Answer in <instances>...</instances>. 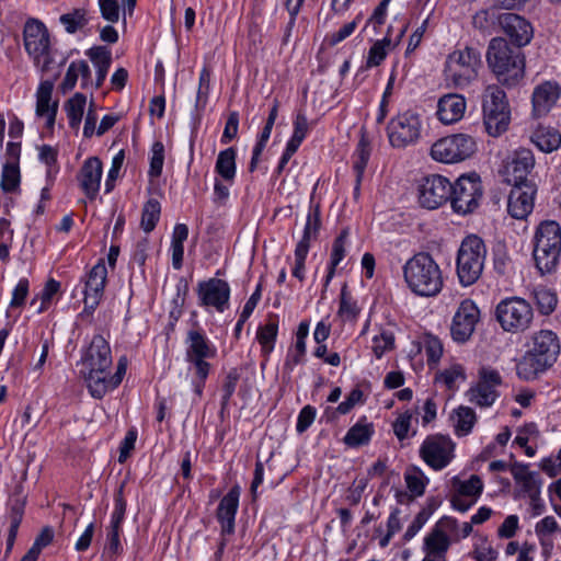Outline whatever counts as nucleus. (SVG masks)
<instances>
[{
	"instance_id": "f257e3e1",
	"label": "nucleus",
	"mask_w": 561,
	"mask_h": 561,
	"mask_svg": "<svg viewBox=\"0 0 561 561\" xmlns=\"http://www.w3.org/2000/svg\"><path fill=\"white\" fill-rule=\"evenodd\" d=\"M560 353L558 336L551 330H540L530 336L525 354L516 364L519 379L530 381L553 366Z\"/></svg>"
},
{
	"instance_id": "f03ea898",
	"label": "nucleus",
	"mask_w": 561,
	"mask_h": 561,
	"mask_svg": "<svg viewBox=\"0 0 561 561\" xmlns=\"http://www.w3.org/2000/svg\"><path fill=\"white\" fill-rule=\"evenodd\" d=\"M402 272L407 287L419 297H435L443 289L442 270L427 252H419L410 257Z\"/></svg>"
},
{
	"instance_id": "7ed1b4c3",
	"label": "nucleus",
	"mask_w": 561,
	"mask_h": 561,
	"mask_svg": "<svg viewBox=\"0 0 561 561\" xmlns=\"http://www.w3.org/2000/svg\"><path fill=\"white\" fill-rule=\"evenodd\" d=\"M486 61L497 81L506 88L518 85L525 76L524 55L512 48L502 37L492 38L486 50Z\"/></svg>"
},
{
	"instance_id": "20e7f679",
	"label": "nucleus",
	"mask_w": 561,
	"mask_h": 561,
	"mask_svg": "<svg viewBox=\"0 0 561 561\" xmlns=\"http://www.w3.org/2000/svg\"><path fill=\"white\" fill-rule=\"evenodd\" d=\"M482 67L479 49L471 46L456 48L445 59L444 81L448 88L465 90L478 81Z\"/></svg>"
},
{
	"instance_id": "39448f33",
	"label": "nucleus",
	"mask_w": 561,
	"mask_h": 561,
	"mask_svg": "<svg viewBox=\"0 0 561 561\" xmlns=\"http://www.w3.org/2000/svg\"><path fill=\"white\" fill-rule=\"evenodd\" d=\"M561 255V226L554 220L541 221L534 234L533 256L541 275L558 267Z\"/></svg>"
},
{
	"instance_id": "423d86ee",
	"label": "nucleus",
	"mask_w": 561,
	"mask_h": 561,
	"mask_svg": "<svg viewBox=\"0 0 561 561\" xmlns=\"http://www.w3.org/2000/svg\"><path fill=\"white\" fill-rule=\"evenodd\" d=\"M185 343V358L195 373L192 379V387L196 399H199L210 371V364L206 359L214 358L217 350L199 330H190Z\"/></svg>"
},
{
	"instance_id": "0eeeda50",
	"label": "nucleus",
	"mask_w": 561,
	"mask_h": 561,
	"mask_svg": "<svg viewBox=\"0 0 561 561\" xmlns=\"http://www.w3.org/2000/svg\"><path fill=\"white\" fill-rule=\"evenodd\" d=\"M486 256L483 240L476 236L465 238L459 247L456 270L462 286L474 284L482 274Z\"/></svg>"
},
{
	"instance_id": "6e6552de",
	"label": "nucleus",
	"mask_w": 561,
	"mask_h": 561,
	"mask_svg": "<svg viewBox=\"0 0 561 561\" xmlns=\"http://www.w3.org/2000/svg\"><path fill=\"white\" fill-rule=\"evenodd\" d=\"M483 122L488 134L497 137L507 130L511 111L505 92L495 84L486 87L482 101Z\"/></svg>"
},
{
	"instance_id": "1a4fd4ad",
	"label": "nucleus",
	"mask_w": 561,
	"mask_h": 561,
	"mask_svg": "<svg viewBox=\"0 0 561 561\" xmlns=\"http://www.w3.org/2000/svg\"><path fill=\"white\" fill-rule=\"evenodd\" d=\"M495 318L505 332L517 333L529 328L534 311L531 305L525 299L510 297L497 304Z\"/></svg>"
},
{
	"instance_id": "9d476101",
	"label": "nucleus",
	"mask_w": 561,
	"mask_h": 561,
	"mask_svg": "<svg viewBox=\"0 0 561 561\" xmlns=\"http://www.w3.org/2000/svg\"><path fill=\"white\" fill-rule=\"evenodd\" d=\"M477 150L474 138L468 134H453L435 141L431 157L443 163H458L470 158Z\"/></svg>"
},
{
	"instance_id": "9b49d317",
	"label": "nucleus",
	"mask_w": 561,
	"mask_h": 561,
	"mask_svg": "<svg viewBox=\"0 0 561 561\" xmlns=\"http://www.w3.org/2000/svg\"><path fill=\"white\" fill-rule=\"evenodd\" d=\"M423 128L421 115L415 111H405L391 118L387 125V135L393 148H407L419 141Z\"/></svg>"
},
{
	"instance_id": "f8f14e48",
	"label": "nucleus",
	"mask_w": 561,
	"mask_h": 561,
	"mask_svg": "<svg viewBox=\"0 0 561 561\" xmlns=\"http://www.w3.org/2000/svg\"><path fill=\"white\" fill-rule=\"evenodd\" d=\"M449 198L453 209L461 215L473 211L482 196L480 178L477 174L461 175L454 184Z\"/></svg>"
},
{
	"instance_id": "ddd939ff",
	"label": "nucleus",
	"mask_w": 561,
	"mask_h": 561,
	"mask_svg": "<svg viewBox=\"0 0 561 561\" xmlns=\"http://www.w3.org/2000/svg\"><path fill=\"white\" fill-rule=\"evenodd\" d=\"M420 457L430 468L440 471L455 458V443L446 435H430L420 447Z\"/></svg>"
},
{
	"instance_id": "4468645a",
	"label": "nucleus",
	"mask_w": 561,
	"mask_h": 561,
	"mask_svg": "<svg viewBox=\"0 0 561 561\" xmlns=\"http://www.w3.org/2000/svg\"><path fill=\"white\" fill-rule=\"evenodd\" d=\"M480 320V310L471 299H465L457 308L451 325L450 335L457 343H466L472 336Z\"/></svg>"
},
{
	"instance_id": "2eb2a0df",
	"label": "nucleus",
	"mask_w": 561,
	"mask_h": 561,
	"mask_svg": "<svg viewBox=\"0 0 561 561\" xmlns=\"http://www.w3.org/2000/svg\"><path fill=\"white\" fill-rule=\"evenodd\" d=\"M451 183L439 174H432L423 179L419 186V202L428 209H435L449 201Z\"/></svg>"
},
{
	"instance_id": "dca6fc26",
	"label": "nucleus",
	"mask_w": 561,
	"mask_h": 561,
	"mask_svg": "<svg viewBox=\"0 0 561 561\" xmlns=\"http://www.w3.org/2000/svg\"><path fill=\"white\" fill-rule=\"evenodd\" d=\"M198 305L224 312L229 307L230 286L228 282L213 277L197 284Z\"/></svg>"
},
{
	"instance_id": "f3484780",
	"label": "nucleus",
	"mask_w": 561,
	"mask_h": 561,
	"mask_svg": "<svg viewBox=\"0 0 561 561\" xmlns=\"http://www.w3.org/2000/svg\"><path fill=\"white\" fill-rule=\"evenodd\" d=\"M457 534V519L451 516L439 518L424 538L423 550L446 559V553L453 540L451 535Z\"/></svg>"
},
{
	"instance_id": "a211bd4d",
	"label": "nucleus",
	"mask_w": 561,
	"mask_h": 561,
	"mask_svg": "<svg viewBox=\"0 0 561 561\" xmlns=\"http://www.w3.org/2000/svg\"><path fill=\"white\" fill-rule=\"evenodd\" d=\"M535 167V158L531 150L520 148L514 151L503 165L502 175L507 184L513 186L530 183L528 174Z\"/></svg>"
},
{
	"instance_id": "6ab92c4d",
	"label": "nucleus",
	"mask_w": 561,
	"mask_h": 561,
	"mask_svg": "<svg viewBox=\"0 0 561 561\" xmlns=\"http://www.w3.org/2000/svg\"><path fill=\"white\" fill-rule=\"evenodd\" d=\"M24 47L27 54L35 60L46 56L50 47L48 30L37 19H28L23 30Z\"/></svg>"
},
{
	"instance_id": "aec40b11",
	"label": "nucleus",
	"mask_w": 561,
	"mask_h": 561,
	"mask_svg": "<svg viewBox=\"0 0 561 561\" xmlns=\"http://www.w3.org/2000/svg\"><path fill=\"white\" fill-rule=\"evenodd\" d=\"M107 270L103 260L99 261L90 271L84 286V309L91 314L99 306L106 283Z\"/></svg>"
},
{
	"instance_id": "412c9836",
	"label": "nucleus",
	"mask_w": 561,
	"mask_h": 561,
	"mask_svg": "<svg viewBox=\"0 0 561 561\" xmlns=\"http://www.w3.org/2000/svg\"><path fill=\"white\" fill-rule=\"evenodd\" d=\"M536 193L534 183L513 186L507 199L508 214L515 219H526L534 209Z\"/></svg>"
},
{
	"instance_id": "4be33fe9",
	"label": "nucleus",
	"mask_w": 561,
	"mask_h": 561,
	"mask_svg": "<svg viewBox=\"0 0 561 561\" xmlns=\"http://www.w3.org/2000/svg\"><path fill=\"white\" fill-rule=\"evenodd\" d=\"M499 23L504 33L517 47L526 46L534 36V28L529 21L515 13H503Z\"/></svg>"
},
{
	"instance_id": "5701e85b",
	"label": "nucleus",
	"mask_w": 561,
	"mask_h": 561,
	"mask_svg": "<svg viewBox=\"0 0 561 561\" xmlns=\"http://www.w3.org/2000/svg\"><path fill=\"white\" fill-rule=\"evenodd\" d=\"M102 172L101 160L98 157H90L83 162L77 175L81 190L91 201L96 197L100 191Z\"/></svg>"
},
{
	"instance_id": "b1692460",
	"label": "nucleus",
	"mask_w": 561,
	"mask_h": 561,
	"mask_svg": "<svg viewBox=\"0 0 561 561\" xmlns=\"http://www.w3.org/2000/svg\"><path fill=\"white\" fill-rule=\"evenodd\" d=\"M560 93L561 88L556 82L546 81L538 84L531 95L533 115L535 117L547 115L556 105Z\"/></svg>"
},
{
	"instance_id": "393cba45",
	"label": "nucleus",
	"mask_w": 561,
	"mask_h": 561,
	"mask_svg": "<svg viewBox=\"0 0 561 561\" xmlns=\"http://www.w3.org/2000/svg\"><path fill=\"white\" fill-rule=\"evenodd\" d=\"M240 488L232 486L221 499L217 508V519L221 525V535L234 533V519L239 507Z\"/></svg>"
},
{
	"instance_id": "a878e982",
	"label": "nucleus",
	"mask_w": 561,
	"mask_h": 561,
	"mask_svg": "<svg viewBox=\"0 0 561 561\" xmlns=\"http://www.w3.org/2000/svg\"><path fill=\"white\" fill-rule=\"evenodd\" d=\"M466 108L465 96L457 93H447L439 98L436 115L443 124L449 125L459 122L463 117Z\"/></svg>"
},
{
	"instance_id": "bb28decb",
	"label": "nucleus",
	"mask_w": 561,
	"mask_h": 561,
	"mask_svg": "<svg viewBox=\"0 0 561 561\" xmlns=\"http://www.w3.org/2000/svg\"><path fill=\"white\" fill-rule=\"evenodd\" d=\"M88 369L107 370L112 365L111 347L102 335H94L84 356Z\"/></svg>"
},
{
	"instance_id": "cd10ccee",
	"label": "nucleus",
	"mask_w": 561,
	"mask_h": 561,
	"mask_svg": "<svg viewBox=\"0 0 561 561\" xmlns=\"http://www.w3.org/2000/svg\"><path fill=\"white\" fill-rule=\"evenodd\" d=\"M510 471L525 495L529 497L541 494L542 481L537 472L529 471L528 465L515 462Z\"/></svg>"
},
{
	"instance_id": "c85d7f7f",
	"label": "nucleus",
	"mask_w": 561,
	"mask_h": 561,
	"mask_svg": "<svg viewBox=\"0 0 561 561\" xmlns=\"http://www.w3.org/2000/svg\"><path fill=\"white\" fill-rule=\"evenodd\" d=\"M53 83L42 82L36 93V114L47 119V127H53L57 114V103H50Z\"/></svg>"
},
{
	"instance_id": "c756f323",
	"label": "nucleus",
	"mask_w": 561,
	"mask_h": 561,
	"mask_svg": "<svg viewBox=\"0 0 561 561\" xmlns=\"http://www.w3.org/2000/svg\"><path fill=\"white\" fill-rule=\"evenodd\" d=\"M85 55L90 58L94 68L96 69L94 88L99 89L103 84L107 76V71L111 67L112 53L105 46H95L88 49Z\"/></svg>"
},
{
	"instance_id": "7c9ffc66",
	"label": "nucleus",
	"mask_w": 561,
	"mask_h": 561,
	"mask_svg": "<svg viewBox=\"0 0 561 561\" xmlns=\"http://www.w3.org/2000/svg\"><path fill=\"white\" fill-rule=\"evenodd\" d=\"M483 488L484 484L481 478L477 474H471L466 480L456 476L450 480V493L458 496H465L470 500L474 497L476 501H478L483 492Z\"/></svg>"
},
{
	"instance_id": "2f4dec72",
	"label": "nucleus",
	"mask_w": 561,
	"mask_h": 561,
	"mask_svg": "<svg viewBox=\"0 0 561 561\" xmlns=\"http://www.w3.org/2000/svg\"><path fill=\"white\" fill-rule=\"evenodd\" d=\"M85 381L89 392L95 399H102L110 390L115 389L107 370L89 369Z\"/></svg>"
},
{
	"instance_id": "473e14b6",
	"label": "nucleus",
	"mask_w": 561,
	"mask_h": 561,
	"mask_svg": "<svg viewBox=\"0 0 561 561\" xmlns=\"http://www.w3.org/2000/svg\"><path fill=\"white\" fill-rule=\"evenodd\" d=\"M373 434V424L368 423L366 417H362L347 431L343 442L345 445L352 448L364 446L370 442Z\"/></svg>"
},
{
	"instance_id": "72a5a7b5",
	"label": "nucleus",
	"mask_w": 561,
	"mask_h": 561,
	"mask_svg": "<svg viewBox=\"0 0 561 561\" xmlns=\"http://www.w3.org/2000/svg\"><path fill=\"white\" fill-rule=\"evenodd\" d=\"M237 151L233 147H229L221 150L218 153L217 161L215 164L216 173L227 183L232 184L236 178L237 165H236Z\"/></svg>"
},
{
	"instance_id": "f704fd0d",
	"label": "nucleus",
	"mask_w": 561,
	"mask_h": 561,
	"mask_svg": "<svg viewBox=\"0 0 561 561\" xmlns=\"http://www.w3.org/2000/svg\"><path fill=\"white\" fill-rule=\"evenodd\" d=\"M24 500L16 496L10 500V510L8 514L10 528L7 538V552L9 553L16 539L18 530L21 525L24 515Z\"/></svg>"
},
{
	"instance_id": "c9c22d12",
	"label": "nucleus",
	"mask_w": 561,
	"mask_h": 561,
	"mask_svg": "<svg viewBox=\"0 0 561 561\" xmlns=\"http://www.w3.org/2000/svg\"><path fill=\"white\" fill-rule=\"evenodd\" d=\"M531 141L542 152H552L561 145V134L551 127H540L531 136Z\"/></svg>"
},
{
	"instance_id": "e433bc0d",
	"label": "nucleus",
	"mask_w": 561,
	"mask_h": 561,
	"mask_svg": "<svg viewBox=\"0 0 561 561\" xmlns=\"http://www.w3.org/2000/svg\"><path fill=\"white\" fill-rule=\"evenodd\" d=\"M278 332V321L271 318L268 321L257 329L256 339L262 347L264 356H268L274 350Z\"/></svg>"
},
{
	"instance_id": "4c0bfd02",
	"label": "nucleus",
	"mask_w": 561,
	"mask_h": 561,
	"mask_svg": "<svg viewBox=\"0 0 561 561\" xmlns=\"http://www.w3.org/2000/svg\"><path fill=\"white\" fill-rule=\"evenodd\" d=\"M467 396L471 403L479 407H490L495 402L499 393L495 387L478 381L474 387L468 390Z\"/></svg>"
},
{
	"instance_id": "58836bf2",
	"label": "nucleus",
	"mask_w": 561,
	"mask_h": 561,
	"mask_svg": "<svg viewBox=\"0 0 561 561\" xmlns=\"http://www.w3.org/2000/svg\"><path fill=\"white\" fill-rule=\"evenodd\" d=\"M87 98L82 93H76L65 103V111L67 113L69 126L78 130L83 117Z\"/></svg>"
},
{
	"instance_id": "ea45409f",
	"label": "nucleus",
	"mask_w": 561,
	"mask_h": 561,
	"mask_svg": "<svg viewBox=\"0 0 561 561\" xmlns=\"http://www.w3.org/2000/svg\"><path fill=\"white\" fill-rule=\"evenodd\" d=\"M360 308L357 302L352 298L347 291L346 286H343L340 294V306L337 317L343 322H355L359 316Z\"/></svg>"
},
{
	"instance_id": "a19ab883",
	"label": "nucleus",
	"mask_w": 561,
	"mask_h": 561,
	"mask_svg": "<svg viewBox=\"0 0 561 561\" xmlns=\"http://www.w3.org/2000/svg\"><path fill=\"white\" fill-rule=\"evenodd\" d=\"M533 296L540 313L550 314L556 310L558 297L553 289L538 286L534 289Z\"/></svg>"
},
{
	"instance_id": "79ce46f5",
	"label": "nucleus",
	"mask_w": 561,
	"mask_h": 561,
	"mask_svg": "<svg viewBox=\"0 0 561 561\" xmlns=\"http://www.w3.org/2000/svg\"><path fill=\"white\" fill-rule=\"evenodd\" d=\"M404 480L408 490L413 496H421L425 492V488L430 480L424 472L417 467H410L404 473Z\"/></svg>"
},
{
	"instance_id": "37998d69",
	"label": "nucleus",
	"mask_w": 561,
	"mask_h": 561,
	"mask_svg": "<svg viewBox=\"0 0 561 561\" xmlns=\"http://www.w3.org/2000/svg\"><path fill=\"white\" fill-rule=\"evenodd\" d=\"M465 380V369L458 364L451 365L450 367L439 371L435 377L436 382L444 385L449 390L457 388L458 385Z\"/></svg>"
},
{
	"instance_id": "c03bdc74",
	"label": "nucleus",
	"mask_w": 561,
	"mask_h": 561,
	"mask_svg": "<svg viewBox=\"0 0 561 561\" xmlns=\"http://www.w3.org/2000/svg\"><path fill=\"white\" fill-rule=\"evenodd\" d=\"M394 334L390 330L381 329L371 339V352L376 359H380L386 353L394 348Z\"/></svg>"
},
{
	"instance_id": "a18cd8bd",
	"label": "nucleus",
	"mask_w": 561,
	"mask_h": 561,
	"mask_svg": "<svg viewBox=\"0 0 561 561\" xmlns=\"http://www.w3.org/2000/svg\"><path fill=\"white\" fill-rule=\"evenodd\" d=\"M161 214V206L157 199H149L142 209L140 226L147 233L151 232L159 219Z\"/></svg>"
},
{
	"instance_id": "49530a36",
	"label": "nucleus",
	"mask_w": 561,
	"mask_h": 561,
	"mask_svg": "<svg viewBox=\"0 0 561 561\" xmlns=\"http://www.w3.org/2000/svg\"><path fill=\"white\" fill-rule=\"evenodd\" d=\"M20 169L18 163L8 162L2 168L0 186L2 191L9 193L14 192L20 185Z\"/></svg>"
},
{
	"instance_id": "de8ad7c7",
	"label": "nucleus",
	"mask_w": 561,
	"mask_h": 561,
	"mask_svg": "<svg viewBox=\"0 0 561 561\" xmlns=\"http://www.w3.org/2000/svg\"><path fill=\"white\" fill-rule=\"evenodd\" d=\"M391 45V39L389 34L386 35L382 39L376 41L373 46L369 48L366 66L368 68L379 66L383 59L386 58L388 50Z\"/></svg>"
},
{
	"instance_id": "09e8293b",
	"label": "nucleus",
	"mask_w": 561,
	"mask_h": 561,
	"mask_svg": "<svg viewBox=\"0 0 561 561\" xmlns=\"http://www.w3.org/2000/svg\"><path fill=\"white\" fill-rule=\"evenodd\" d=\"M476 423V413L471 408L460 407L456 411V434L458 436L468 435Z\"/></svg>"
},
{
	"instance_id": "8fccbe9b",
	"label": "nucleus",
	"mask_w": 561,
	"mask_h": 561,
	"mask_svg": "<svg viewBox=\"0 0 561 561\" xmlns=\"http://www.w3.org/2000/svg\"><path fill=\"white\" fill-rule=\"evenodd\" d=\"M87 12L84 9H75L69 13H65L60 15L59 20L60 23L65 26V30L73 34L78 30L84 27L88 23V20L85 18Z\"/></svg>"
},
{
	"instance_id": "3c124183",
	"label": "nucleus",
	"mask_w": 561,
	"mask_h": 561,
	"mask_svg": "<svg viewBox=\"0 0 561 561\" xmlns=\"http://www.w3.org/2000/svg\"><path fill=\"white\" fill-rule=\"evenodd\" d=\"M164 163V146L161 141L152 144L150 150V165L148 175L151 179H157L161 175Z\"/></svg>"
},
{
	"instance_id": "603ef678",
	"label": "nucleus",
	"mask_w": 561,
	"mask_h": 561,
	"mask_svg": "<svg viewBox=\"0 0 561 561\" xmlns=\"http://www.w3.org/2000/svg\"><path fill=\"white\" fill-rule=\"evenodd\" d=\"M369 149L368 145L365 142L364 139H362L358 144L355 160H354V170L356 172V186H355V193H358L359 191V184L362 181V176L364 174V171L366 169L368 159H369Z\"/></svg>"
},
{
	"instance_id": "864d4df0",
	"label": "nucleus",
	"mask_w": 561,
	"mask_h": 561,
	"mask_svg": "<svg viewBox=\"0 0 561 561\" xmlns=\"http://www.w3.org/2000/svg\"><path fill=\"white\" fill-rule=\"evenodd\" d=\"M321 227L320 205L310 203L302 237L308 239L317 238Z\"/></svg>"
},
{
	"instance_id": "5fc2aeb1",
	"label": "nucleus",
	"mask_w": 561,
	"mask_h": 561,
	"mask_svg": "<svg viewBox=\"0 0 561 561\" xmlns=\"http://www.w3.org/2000/svg\"><path fill=\"white\" fill-rule=\"evenodd\" d=\"M423 348L427 364H437L443 355V344L440 340L435 335L426 334L423 340Z\"/></svg>"
},
{
	"instance_id": "6e6d98bb",
	"label": "nucleus",
	"mask_w": 561,
	"mask_h": 561,
	"mask_svg": "<svg viewBox=\"0 0 561 561\" xmlns=\"http://www.w3.org/2000/svg\"><path fill=\"white\" fill-rule=\"evenodd\" d=\"M416 413L417 409L415 411L407 410L403 413L399 414L396 421L393 422V433L399 440L408 438L412 420L414 417V414Z\"/></svg>"
},
{
	"instance_id": "4d7b16f0",
	"label": "nucleus",
	"mask_w": 561,
	"mask_h": 561,
	"mask_svg": "<svg viewBox=\"0 0 561 561\" xmlns=\"http://www.w3.org/2000/svg\"><path fill=\"white\" fill-rule=\"evenodd\" d=\"M348 236V229H343L341 233L335 238L332 244L330 259V265H332V267H337L341 261L345 257Z\"/></svg>"
},
{
	"instance_id": "13d9d810",
	"label": "nucleus",
	"mask_w": 561,
	"mask_h": 561,
	"mask_svg": "<svg viewBox=\"0 0 561 561\" xmlns=\"http://www.w3.org/2000/svg\"><path fill=\"white\" fill-rule=\"evenodd\" d=\"M240 374L236 368H232L227 374L222 385L221 396V409H226L229 404L231 397L236 391L237 383L239 381Z\"/></svg>"
},
{
	"instance_id": "bf43d9fd",
	"label": "nucleus",
	"mask_w": 561,
	"mask_h": 561,
	"mask_svg": "<svg viewBox=\"0 0 561 561\" xmlns=\"http://www.w3.org/2000/svg\"><path fill=\"white\" fill-rule=\"evenodd\" d=\"M99 8L101 12V16L110 22L116 23L121 16V8L118 4V0H99Z\"/></svg>"
},
{
	"instance_id": "052dcab7",
	"label": "nucleus",
	"mask_w": 561,
	"mask_h": 561,
	"mask_svg": "<svg viewBox=\"0 0 561 561\" xmlns=\"http://www.w3.org/2000/svg\"><path fill=\"white\" fill-rule=\"evenodd\" d=\"M304 2L305 0H285V7L289 13V21L284 32V43H287L289 41V37L291 36L293 28L296 24L297 15Z\"/></svg>"
},
{
	"instance_id": "680f3d73",
	"label": "nucleus",
	"mask_w": 561,
	"mask_h": 561,
	"mask_svg": "<svg viewBox=\"0 0 561 561\" xmlns=\"http://www.w3.org/2000/svg\"><path fill=\"white\" fill-rule=\"evenodd\" d=\"M363 14L359 13L355 16V19L352 22H348L344 24L339 31L330 34L329 36V43L330 45L334 46L341 43L342 41L346 39L348 36H351L355 28L357 27L358 23L362 21Z\"/></svg>"
},
{
	"instance_id": "e2e57ef3",
	"label": "nucleus",
	"mask_w": 561,
	"mask_h": 561,
	"mask_svg": "<svg viewBox=\"0 0 561 561\" xmlns=\"http://www.w3.org/2000/svg\"><path fill=\"white\" fill-rule=\"evenodd\" d=\"M126 512V501L123 496V485L119 488L118 492L115 495L114 501V511L111 516L110 526L121 527L125 517Z\"/></svg>"
},
{
	"instance_id": "0e129e2a",
	"label": "nucleus",
	"mask_w": 561,
	"mask_h": 561,
	"mask_svg": "<svg viewBox=\"0 0 561 561\" xmlns=\"http://www.w3.org/2000/svg\"><path fill=\"white\" fill-rule=\"evenodd\" d=\"M60 288V284L55 279H49L45 287L42 289L38 298L41 299V305L37 308V312H43L48 308L51 302L53 297L58 293Z\"/></svg>"
},
{
	"instance_id": "69168bd1",
	"label": "nucleus",
	"mask_w": 561,
	"mask_h": 561,
	"mask_svg": "<svg viewBox=\"0 0 561 561\" xmlns=\"http://www.w3.org/2000/svg\"><path fill=\"white\" fill-rule=\"evenodd\" d=\"M78 70V60H75L69 65L66 75L60 83V90L62 93H67L75 89L78 80L80 79V72Z\"/></svg>"
},
{
	"instance_id": "338daca9",
	"label": "nucleus",
	"mask_w": 561,
	"mask_h": 561,
	"mask_svg": "<svg viewBox=\"0 0 561 561\" xmlns=\"http://www.w3.org/2000/svg\"><path fill=\"white\" fill-rule=\"evenodd\" d=\"M39 159L44 162L47 169V176H54L58 169L54 168L57 161V151L49 145H44L39 148Z\"/></svg>"
},
{
	"instance_id": "774afa93",
	"label": "nucleus",
	"mask_w": 561,
	"mask_h": 561,
	"mask_svg": "<svg viewBox=\"0 0 561 561\" xmlns=\"http://www.w3.org/2000/svg\"><path fill=\"white\" fill-rule=\"evenodd\" d=\"M317 415V410L311 405L304 407L297 417L296 430L298 433L306 432L313 423Z\"/></svg>"
}]
</instances>
